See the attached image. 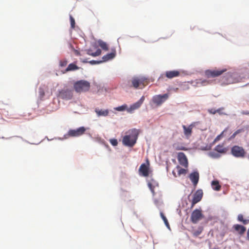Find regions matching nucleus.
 <instances>
[{"instance_id":"nucleus-10","label":"nucleus","mask_w":249,"mask_h":249,"mask_svg":"<svg viewBox=\"0 0 249 249\" xmlns=\"http://www.w3.org/2000/svg\"><path fill=\"white\" fill-rule=\"evenodd\" d=\"M203 191L201 189L197 190L194 194L193 198L191 202V208L192 209L195 205L199 202L203 197Z\"/></svg>"},{"instance_id":"nucleus-20","label":"nucleus","mask_w":249,"mask_h":249,"mask_svg":"<svg viewBox=\"0 0 249 249\" xmlns=\"http://www.w3.org/2000/svg\"><path fill=\"white\" fill-rule=\"evenodd\" d=\"M214 150L219 153L225 154L227 152L228 149L224 147L223 144H222L216 146L214 148Z\"/></svg>"},{"instance_id":"nucleus-45","label":"nucleus","mask_w":249,"mask_h":249,"mask_svg":"<svg viewBox=\"0 0 249 249\" xmlns=\"http://www.w3.org/2000/svg\"><path fill=\"white\" fill-rule=\"evenodd\" d=\"M172 173H173V174L174 175V177H177V176L176 175V173L175 172V171H173L172 172Z\"/></svg>"},{"instance_id":"nucleus-21","label":"nucleus","mask_w":249,"mask_h":249,"mask_svg":"<svg viewBox=\"0 0 249 249\" xmlns=\"http://www.w3.org/2000/svg\"><path fill=\"white\" fill-rule=\"evenodd\" d=\"M212 188L215 191H219L221 188L218 180H213L211 183Z\"/></svg>"},{"instance_id":"nucleus-5","label":"nucleus","mask_w":249,"mask_h":249,"mask_svg":"<svg viewBox=\"0 0 249 249\" xmlns=\"http://www.w3.org/2000/svg\"><path fill=\"white\" fill-rule=\"evenodd\" d=\"M226 71V69L207 70L205 71V75L207 78H214L221 75Z\"/></svg>"},{"instance_id":"nucleus-34","label":"nucleus","mask_w":249,"mask_h":249,"mask_svg":"<svg viewBox=\"0 0 249 249\" xmlns=\"http://www.w3.org/2000/svg\"><path fill=\"white\" fill-rule=\"evenodd\" d=\"M216 111V109H215L214 108L209 109L208 110V112L212 114H215V113H216L217 111Z\"/></svg>"},{"instance_id":"nucleus-23","label":"nucleus","mask_w":249,"mask_h":249,"mask_svg":"<svg viewBox=\"0 0 249 249\" xmlns=\"http://www.w3.org/2000/svg\"><path fill=\"white\" fill-rule=\"evenodd\" d=\"M101 50L100 49H97L94 53H92L91 50L90 49H89L87 50V53L89 55L95 57L100 55L101 54Z\"/></svg>"},{"instance_id":"nucleus-22","label":"nucleus","mask_w":249,"mask_h":249,"mask_svg":"<svg viewBox=\"0 0 249 249\" xmlns=\"http://www.w3.org/2000/svg\"><path fill=\"white\" fill-rule=\"evenodd\" d=\"M79 69V67L74 63L70 64L66 68L65 71H73Z\"/></svg>"},{"instance_id":"nucleus-28","label":"nucleus","mask_w":249,"mask_h":249,"mask_svg":"<svg viewBox=\"0 0 249 249\" xmlns=\"http://www.w3.org/2000/svg\"><path fill=\"white\" fill-rule=\"evenodd\" d=\"M127 108V105H124L121 106L117 107L115 108V109L117 111H124Z\"/></svg>"},{"instance_id":"nucleus-14","label":"nucleus","mask_w":249,"mask_h":249,"mask_svg":"<svg viewBox=\"0 0 249 249\" xmlns=\"http://www.w3.org/2000/svg\"><path fill=\"white\" fill-rule=\"evenodd\" d=\"M144 100V97L142 96L138 101L132 105L130 107V108L127 109V111L128 112H131L132 110L139 108L143 103Z\"/></svg>"},{"instance_id":"nucleus-46","label":"nucleus","mask_w":249,"mask_h":249,"mask_svg":"<svg viewBox=\"0 0 249 249\" xmlns=\"http://www.w3.org/2000/svg\"><path fill=\"white\" fill-rule=\"evenodd\" d=\"M81 61L83 63H87L88 62V61L86 60H82Z\"/></svg>"},{"instance_id":"nucleus-41","label":"nucleus","mask_w":249,"mask_h":249,"mask_svg":"<svg viewBox=\"0 0 249 249\" xmlns=\"http://www.w3.org/2000/svg\"><path fill=\"white\" fill-rule=\"evenodd\" d=\"M39 92H40V95L41 97H43L44 95V92L43 90L40 89Z\"/></svg>"},{"instance_id":"nucleus-37","label":"nucleus","mask_w":249,"mask_h":249,"mask_svg":"<svg viewBox=\"0 0 249 249\" xmlns=\"http://www.w3.org/2000/svg\"><path fill=\"white\" fill-rule=\"evenodd\" d=\"M90 64H99L101 62H102V61H95V60H91L89 62Z\"/></svg>"},{"instance_id":"nucleus-30","label":"nucleus","mask_w":249,"mask_h":249,"mask_svg":"<svg viewBox=\"0 0 249 249\" xmlns=\"http://www.w3.org/2000/svg\"><path fill=\"white\" fill-rule=\"evenodd\" d=\"M202 231V229L201 228H199L198 230L194 231L193 233V235L195 236H198Z\"/></svg>"},{"instance_id":"nucleus-13","label":"nucleus","mask_w":249,"mask_h":249,"mask_svg":"<svg viewBox=\"0 0 249 249\" xmlns=\"http://www.w3.org/2000/svg\"><path fill=\"white\" fill-rule=\"evenodd\" d=\"M199 178V173L197 172H194L190 174L189 178L192 182L195 187L197 185Z\"/></svg>"},{"instance_id":"nucleus-2","label":"nucleus","mask_w":249,"mask_h":249,"mask_svg":"<svg viewBox=\"0 0 249 249\" xmlns=\"http://www.w3.org/2000/svg\"><path fill=\"white\" fill-rule=\"evenodd\" d=\"M90 83L84 80L78 81L74 84V89L77 92H86L90 89Z\"/></svg>"},{"instance_id":"nucleus-33","label":"nucleus","mask_w":249,"mask_h":249,"mask_svg":"<svg viewBox=\"0 0 249 249\" xmlns=\"http://www.w3.org/2000/svg\"><path fill=\"white\" fill-rule=\"evenodd\" d=\"M70 21H71V25L72 28H74L75 27V20L71 16H70Z\"/></svg>"},{"instance_id":"nucleus-12","label":"nucleus","mask_w":249,"mask_h":249,"mask_svg":"<svg viewBox=\"0 0 249 249\" xmlns=\"http://www.w3.org/2000/svg\"><path fill=\"white\" fill-rule=\"evenodd\" d=\"M178 160L180 165L185 168L188 167V162L186 156L183 152H179L178 154Z\"/></svg>"},{"instance_id":"nucleus-26","label":"nucleus","mask_w":249,"mask_h":249,"mask_svg":"<svg viewBox=\"0 0 249 249\" xmlns=\"http://www.w3.org/2000/svg\"><path fill=\"white\" fill-rule=\"evenodd\" d=\"M176 168L178 172V176L181 175H185L187 173V170L181 168L179 165L177 166Z\"/></svg>"},{"instance_id":"nucleus-44","label":"nucleus","mask_w":249,"mask_h":249,"mask_svg":"<svg viewBox=\"0 0 249 249\" xmlns=\"http://www.w3.org/2000/svg\"><path fill=\"white\" fill-rule=\"evenodd\" d=\"M212 154V156H213V157H214V158H217V157H219L217 154H216L215 155H213V154Z\"/></svg>"},{"instance_id":"nucleus-38","label":"nucleus","mask_w":249,"mask_h":249,"mask_svg":"<svg viewBox=\"0 0 249 249\" xmlns=\"http://www.w3.org/2000/svg\"><path fill=\"white\" fill-rule=\"evenodd\" d=\"M74 53L76 55H81L80 52L74 49Z\"/></svg>"},{"instance_id":"nucleus-42","label":"nucleus","mask_w":249,"mask_h":249,"mask_svg":"<svg viewBox=\"0 0 249 249\" xmlns=\"http://www.w3.org/2000/svg\"><path fill=\"white\" fill-rule=\"evenodd\" d=\"M236 133L234 132L231 137V139H233L237 135Z\"/></svg>"},{"instance_id":"nucleus-48","label":"nucleus","mask_w":249,"mask_h":249,"mask_svg":"<svg viewBox=\"0 0 249 249\" xmlns=\"http://www.w3.org/2000/svg\"><path fill=\"white\" fill-rule=\"evenodd\" d=\"M211 249H218L217 248H212Z\"/></svg>"},{"instance_id":"nucleus-8","label":"nucleus","mask_w":249,"mask_h":249,"mask_svg":"<svg viewBox=\"0 0 249 249\" xmlns=\"http://www.w3.org/2000/svg\"><path fill=\"white\" fill-rule=\"evenodd\" d=\"M86 131V128L84 126H81L76 129H70L68 132V135L69 137H77L81 136Z\"/></svg>"},{"instance_id":"nucleus-29","label":"nucleus","mask_w":249,"mask_h":249,"mask_svg":"<svg viewBox=\"0 0 249 249\" xmlns=\"http://www.w3.org/2000/svg\"><path fill=\"white\" fill-rule=\"evenodd\" d=\"M228 130V128H226L224 130H223L222 133L218 135L215 139L214 142L219 141L222 137H223L224 133Z\"/></svg>"},{"instance_id":"nucleus-36","label":"nucleus","mask_w":249,"mask_h":249,"mask_svg":"<svg viewBox=\"0 0 249 249\" xmlns=\"http://www.w3.org/2000/svg\"><path fill=\"white\" fill-rule=\"evenodd\" d=\"M148 186L151 190V192L153 194H154V187H153L152 184L151 183H148Z\"/></svg>"},{"instance_id":"nucleus-25","label":"nucleus","mask_w":249,"mask_h":249,"mask_svg":"<svg viewBox=\"0 0 249 249\" xmlns=\"http://www.w3.org/2000/svg\"><path fill=\"white\" fill-rule=\"evenodd\" d=\"M99 45L103 49V50L105 51H107L108 50L107 44L103 41L101 40H99L98 41Z\"/></svg>"},{"instance_id":"nucleus-35","label":"nucleus","mask_w":249,"mask_h":249,"mask_svg":"<svg viewBox=\"0 0 249 249\" xmlns=\"http://www.w3.org/2000/svg\"><path fill=\"white\" fill-rule=\"evenodd\" d=\"M224 110V108L223 107H221V108H219L217 109H216V111L217 113H218L220 115H222V114H223L224 113L222 112V111Z\"/></svg>"},{"instance_id":"nucleus-24","label":"nucleus","mask_w":249,"mask_h":249,"mask_svg":"<svg viewBox=\"0 0 249 249\" xmlns=\"http://www.w3.org/2000/svg\"><path fill=\"white\" fill-rule=\"evenodd\" d=\"M237 220L244 225H247L249 223V219H244V216L242 214H239L238 215Z\"/></svg>"},{"instance_id":"nucleus-27","label":"nucleus","mask_w":249,"mask_h":249,"mask_svg":"<svg viewBox=\"0 0 249 249\" xmlns=\"http://www.w3.org/2000/svg\"><path fill=\"white\" fill-rule=\"evenodd\" d=\"M160 215L161 217V218L162 219V220H163L165 225L168 227V228H169V224L168 222V220L166 218V217H165V216L164 215L163 213L162 212H160Z\"/></svg>"},{"instance_id":"nucleus-49","label":"nucleus","mask_w":249,"mask_h":249,"mask_svg":"<svg viewBox=\"0 0 249 249\" xmlns=\"http://www.w3.org/2000/svg\"><path fill=\"white\" fill-rule=\"evenodd\" d=\"M246 114H249V112H246Z\"/></svg>"},{"instance_id":"nucleus-9","label":"nucleus","mask_w":249,"mask_h":249,"mask_svg":"<svg viewBox=\"0 0 249 249\" xmlns=\"http://www.w3.org/2000/svg\"><path fill=\"white\" fill-rule=\"evenodd\" d=\"M150 163L148 160L146 163H142L141 165L139 171L140 175L143 177H148L149 174Z\"/></svg>"},{"instance_id":"nucleus-16","label":"nucleus","mask_w":249,"mask_h":249,"mask_svg":"<svg viewBox=\"0 0 249 249\" xmlns=\"http://www.w3.org/2000/svg\"><path fill=\"white\" fill-rule=\"evenodd\" d=\"M180 72L177 70L167 71L165 72V76L169 79L178 77L179 75Z\"/></svg>"},{"instance_id":"nucleus-6","label":"nucleus","mask_w":249,"mask_h":249,"mask_svg":"<svg viewBox=\"0 0 249 249\" xmlns=\"http://www.w3.org/2000/svg\"><path fill=\"white\" fill-rule=\"evenodd\" d=\"M204 216L201 209H195L191 213V221L194 224L197 223L203 218Z\"/></svg>"},{"instance_id":"nucleus-19","label":"nucleus","mask_w":249,"mask_h":249,"mask_svg":"<svg viewBox=\"0 0 249 249\" xmlns=\"http://www.w3.org/2000/svg\"><path fill=\"white\" fill-rule=\"evenodd\" d=\"M95 112L98 117L107 116L109 113L108 109H99L98 108L95 109Z\"/></svg>"},{"instance_id":"nucleus-31","label":"nucleus","mask_w":249,"mask_h":249,"mask_svg":"<svg viewBox=\"0 0 249 249\" xmlns=\"http://www.w3.org/2000/svg\"><path fill=\"white\" fill-rule=\"evenodd\" d=\"M67 64L68 61L66 59L61 60L59 62V65L61 67H65Z\"/></svg>"},{"instance_id":"nucleus-4","label":"nucleus","mask_w":249,"mask_h":249,"mask_svg":"<svg viewBox=\"0 0 249 249\" xmlns=\"http://www.w3.org/2000/svg\"><path fill=\"white\" fill-rule=\"evenodd\" d=\"M231 154L236 158H243L246 155V152L242 147L234 145L231 148Z\"/></svg>"},{"instance_id":"nucleus-47","label":"nucleus","mask_w":249,"mask_h":249,"mask_svg":"<svg viewBox=\"0 0 249 249\" xmlns=\"http://www.w3.org/2000/svg\"><path fill=\"white\" fill-rule=\"evenodd\" d=\"M178 150H185V148L183 147V148H179L178 149Z\"/></svg>"},{"instance_id":"nucleus-43","label":"nucleus","mask_w":249,"mask_h":249,"mask_svg":"<svg viewBox=\"0 0 249 249\" xmlns=\"http://www.w3.org/2000/svg\"><path fill=\"white\" fill-rule=\"evenodd\" d=\"M247 238L248 239H249V229H248V231L247 232Z\"/></svg>"},{"instance_id":"nucleus-1","label":"nucleus","mask_w":249,"mask_h":249,"mask_svg":"<svg viewBox=\"0 0 249 249\" xmlns=\"http://www.w3.org/2000/svg\"><path fill=\"white\" fill-rule=\"evenodd\" d=\"M129 134L124 136L123 139L124 145L132 147L136 142L139 135V131L136 129H132L128 131Z\"/></svg>"},{"instance_id":"nucleus-40","label":"nucleus","mask_w":249,"mask_h":249,"mask_svg":"<svg viewBox=\"0 0 249 249\" xmlns=\"http://www.w3.org/2000/svg\"><path fill=\"white\" fill-rule=\"evenodd\" d=\"M242 131H243V129H238L237 130H236L235 132L236 133V134H238L241 132H242Z\"/></svg>"},{"instance_id":"nucleus-11","label":"nucleus","mask_w":249,"mask_h":249,"mask_svg":"<svg viewBox=\"0 0 249 249\" xmlns=\"http://www.w3.org/2000/svg\"><path fill=\"white\" fill-rule=\"evenodd\" d=\"M58 96L62 99L70 100L72 97V90L68 89H63L59 91Z\"/></svg>"},{"instance_id":"nucleus-15","label":"nucleus","mask_w":249,"mask_h":249,"mask_svg":"<svg viewBox=\"0 0 249 249\" xmlns=\"http://www.w3.org/2000/svg\"><path fill=\"white\" fill-rule=\"evenodd\" d=\"M116 55V51L115 49H111V52L102 57V62H106L113 59Z\"/></svg>"},{"instance_id":"nucleus-18","label":"nucleus","mask_w":249,"mask_h":249,"mask_svg":"<svg viewBox=\"0 0 249 249\" xmlns=\"http://www.w3.org/2000/svg\"><path fill=\"white\" fill-rule=\"evenodd\" d=\"M233 228L239 234L241 235L244 234L246 231V228L244 226L239 224H235L233 225Z\"/></svg>"},{"instance_id":"nucleus-39","label":"nucleus","mask_w":249,"mask_h":249,"mask_svg":"<svg viewBox=\"0 0 249 249\" xmlns=\"http://www.w3.org/2000/svg\"><path fill=\"white\" fill-rule=\"evenodd\" d=\"M201 83L203 85H206L208 84L209 82L207 80H204V81H202Z\"/></svg>"},{"instance_id":"nucleus-17","label":"nucleus","mask_w":249,"mask_h":249,"mask_svg":"<svg viewBox=\"0 0 249 249\" xmlns=\"http://www.w3.org/2000/svg\"><path fill=\"white\" fill-rule=\"evenodd\" d=\"M193 127L192 125H190L188 126H186L185 125H182L184 134L187 138H189L192 135Z\"/></svg>"},{"instance_id":"nucleus-7","label":"nucleus","mask_w":249,"mask_h":249,"mask_svg":"<svg viewBox=\"0 0 249 249\" xmlns=\"http://www.w3.org/2000/svg\"><path fill=\"white\" fill-rule=\"evenodd\" d=\"M169 95L167 93L163 95H156L153 97L152 102L157 106L161 105L166 100L168 99Z\"/></svg>"},{"instance_id":"nucleus-3","label":"nucleus","mask_w":249,"mask_h":249,"mask_svg":"<svg viewBox=\"0 0 249 249\" xmlns=\"http://www.w3.org/2000/svg\"><path fill=\"white\" fill-rule=\"evenodd\" d=\"M149 82L147 78L144 77H135L131 80L132 86L135 89H143Z\"/></svg>"},{"instance_id":"nucleus-32","label":"nucleus","mask_w":249,"mask_h":249,"mask_svg":"<svg viewBox=\"0 0 249 249\" xmlns=\"http://www.w3.org/2000/svg\"><path fill=\"white\" fill-rule=\"evenodd\" d=\"M109 142L113 146H117L118 144V141L115 139H110Z\"/></svg>"}]
</instances>
